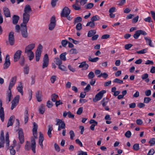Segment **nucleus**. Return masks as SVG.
Listing matches in <instances>:
<instances>
[{
  "label": "nucleus",
  "instance_id": "f257e3e1",
  "mask_svg": "<svg viewBox=\"0 0 155 155\" xmlns=\"http://www.w3.org/2000/svg\"><path fill=\"white\" fill-rule=\"evenodd\" d=\"M31 147L30 144H25V149L26 150L28 151L30 149L31 147L33 152L35 153H36L35 148L36 147L35 140L33 139L31 141Z\"/></svg>",
  "mask_w": 155,
  "mask_h": 155
},
{
  "label": "nucleus",
  "instance_id": "f03ea898",
  "mask_svg": "<svg viewBox=\"0 0 155 155\" xmlns=\"http://www.w3.org/2000/svg\"><path fill=\"white\" fill-rule=\"evenodd\" d=\"M56 123L55 124L56 125H58V130L60 131L61 129H64L65 128V124L64 122L61 120L56 118L55 119Z\"/></svg>",
  "mask_w": 155,
  "mask_h": 155
},
{
  "label": "nucleus",
  "instance_id": "7ed1b4c3",
  "mask_svg": "<svg viewBox=\"0 0 155 155\" xmlns=\"http://www.w3.org/2000/svg\"><path fill=\"white\" fill-rule=\"evenodd\" d=\"M21 31L23 37L24 38L28 37V34L27 32V25H23V23L21 24Z\"/></svg>",
  "mask_w": 155,
  "mask_h": 155
},
{
  "label": "nucleus",
  "instance_id": "20e7f679",
  "mask_svg": "<svg viewBox=\"0 0 155 155\" xmlns=\"http://www.w3.org/2000/svg\"><path fill=\"white\" fill-rule=\"evenodd\" d=\"M106 92L105 90H102L96 94L95 98L93 99L94 102H96L100 100L103 97L104 94Z\"/></svg>",
  "mask_w": 155,
  "mask_h": 155
},
{
  "label": "nucleus",
  "instance_id": "39448f33",
  "mask_svg": "<svg viewBox=\"0 0 155 155\" xmlns=\"http://www.w3.org/2000/svg\"><path fill=\"white\" fill-rule=\"evenodd\" d=\"M42 48V45L41 44H39L35 52L36 60L37 61H39L40 59Z\"/></svg>",
  "mask_w": 155,
  "mask_h": 155
},
{
  "label": "nucleus",
  "instance_id": "423d86ee",
  "mask_svg": "<svg viewBox=\"0 0 155 155\" xmlns=\"http://www.w3.org/2000/svg\"><path fill=\"white\" fill-rule=\"evenodd\" d=\"M56 25V21L54 16L52 17L50 20V23L49 25V29L51 31L52 30Z\"/></svg>",
  "mask_w": 155,
  "mask_h": 155
},
{
  "label": "nucleus",
  "instance_id": "0eeeda50",
  "mask_svg": "<svg viewBox=\"0 0 155 155\" xmlns=\"http://www.w3.org/2000/svg\"><path fill=\"white\" fill-rule=\"evenodd\" d=\"M20 96L19 95H17L12 102L11 109L12 110L18 104Z\"/></svg>",
  "mask_w": 155,
  "mask_h": 155
},
{
  "label": "nucleus",
  "instance_id": "6e6552de",
  "mask_svg": "<svg viewBox=\"0 0 155 155\" xmlns=\"http://www.w3.org/2000/svg\"><path fill=\"white\" fill-rule=\"evenodd\" d=\"M70 10L67 7H65L62 9L61 15L62 17H64L65 16L69 15L71 12Z\"/></svg>",
  "mask_w": 155,
  "mask_h": 155
},
{
  "label": "nucleus",
  "instance_id": "1a4fd4ad",
  "mask_svg": "<svg viewBox=\"0 0 155 155\" xmlns=\"http://www.w3.org/2000/svg\"><path fill=\"white\" fill-rule=\"evenodd\" d=\"M25 53L28 56L30 61H31L33 59L34 54L31 50L25 48Z\"/></svg>",
  "mask_w": 155,
  "mask_h": 155
},
{
  "label": "nucleus",
  "instance_id": "9d476101",
  "mask_svg": "<svg viewBox=\"0 0 155 155\" xmlns=\"http://www.w3.org/2000/svg\"><path fill=\"white\" fill-rule=\"evenodd\" d=\"M2 101L0 100V118L1 120L3 122L4 120L5 113L4 108L2 107Z\"/></svg>",
  "mask_w": 155,
  "mask_h": 155
},
{
  "label": "nucleus",
  "instance_id": "9b49d317",
  "mask_svg": "<svg viewBox=\"0 0 155 155\" xmlns=\"http://www.w3.org/2000/svg\"><path fill=\"white\" fill-rule=\"evenodd\" d=\"M21 53L22 51L20 50H18L16 51L14 56V62L17 61L19 59Z\"/></svg>",
  "mask_w": 155,
  "mask_h": 155
},
{
  "label": "nucleus",
  "instance_id": "f8f14e48",
  "mask_svg": "<svg viewBox=\"0 0 155 155\" xmlns=\"http://www.w3.org/2000/svg\"><path fill=\"white\" fill-rule=\"evenodd\" d=\"M14 33L13 31L10 32L8 35V41L11 45H13L15 42V38L14 35Z\"/></svg>",
  "mask_w": 155,
  "mask_h": 155
},
{
  "label": "nucleus",
  "instance_id": "ddd939ff",
  "mask_svg": "<svg viewBox=\"0 0 155 155\" xmlns=\"http://www.w3.org/2000/svg\"><path fill=\"white\" fill-rule=\"evenodd\" d=\"M10 65V62L9 60V56L8 54L6 55L5 62L4 64L3 68L6 69L8 68Z\"/></svg>",
  "mask_w": 155,
  "mask_h": 155
},
{
  "label": "nucleus",
  "instance_id": "4468645a",
  "mask_svg": "<svg viewBox=\"0 0 155 155\" xmlns=\"http://www.w3.org/2000/svg\"><path fill=\"white\" fill-rule=\"evenodd\" d=\"M23 22L22 23L23 25H27V24L29 20L30 15L29 14L23 13Z\"/></svg>",
  "mask_w": 155,
  "mask_h": 155
},
{
  "label": "nucleus",
  "instance_id": "2eb2a0df",
  "mask_svg": "<svg viewBox=\"0 0 155 155\" xmlns=\"http://www.w3.org/2000/svg\"><path fill=\"white\" fill-rule=\"evenodd\" d=\"M18 134L20 143L21 144H22L24 143V140L23 132L22 129H20L19 130Z\"/></svg>",
  "mask_w": 155,
  "mask_h": 155
},
{
  "label": "nucleus",
  "instance_id": "dca6fc26",
  "mask_svg": "<svg viewBox=\"0 0 155 155\" xmlns=\"http://www.w3.org/2000/svg\"><path fill=\"white\" fill-rule=\"evenodd\" d=\"M16 143V140H14L13 141V144H12L9 147V150H10V153L11 155H15L16 152L15 150L14 149V148L15 147Z\"/></svg>",
  "mask_w": 155,
  "mask_h": 155
},
{
  "label": "nucleus",
  "instance_id": "f3484780",
  "mask_svg": "<svg viewBox=\"0 0 155 155\" xmlns=\"http://www.w3.org/2000/svg\"><path fill=\"white\" fill-rule=\"evenodd\" d=\"M33 127L32 129L33 134L35 138H37V129L38 126L35 122H34L33 124Z\"/></svg>",
  "mask_w": 155,
  "mask_h": 155
},
{
  "label": "nucleus",
  "instance_id": "a211bd4d",
  "mask_svg": "<svg viewBox=\"0 0 155 155\" xmlns=\"http://www.w3.org/2000/svg\"><path fill=\"white\" fill-rule=\"evenodd\" d=\"M40 136L39 138V143L42 148L43 147V142L44 140V138L43 134L40 132L39 133Z\"/></svg>",
  "mask_w": 155,
  "mask_h": 155
},
{
  "label": "nucleus",
  "instance_id": "6ab92c4d",
  "mask_svg": "<svg viewBox=\"0 0 155 155\" xmlns=\"http://www.w3.org/2000/svg\"><path fill=\"white\" fill-rule=\"evenodd\" d=\"M89 67V65L86 63L85 61H83L81 63V64L79 65V68H83V70H87Z\"/></svg>",
  "mask_w": 155,
  "mask_h": 155
},
{
  "label": "nucleus",
  "instance_id": "aec40b11",
  "mask_svg": "<svg viewBox=\"0 0 155 155\" xmlns=\"http://www.w3.org/2000/svg\"><path fill=\"white\" fill-rule=\"evenodd\" d=\"M24 13L29 14V13L32 12V10L31 6L29 5H26L24 9Z\"/></svg>",
  "mask_w": 155,
  "mask_h": 155
},
{
  "label": "nucleus",
  "instance_id": "412c9836",
  "mask_svg": "<svg viewBox=\"0 0 155 155\" xmlns=\"http://www.w3.org/2000/svg\"><path fill=\"white\" fill-rule=\"evenodd\" d=\"M3 10L4 14L6 17H11L9 9L6 7H4L3 8Z\"/></svg>",
  "mask_w": 155,
  "mask_h": 155
},
{
  "label": "nucleus",
  "instance_id": "4be33fe9",
  "mask_svg": "<svg viewBox=\"0 0 155 155\" xmlns=\"http://www.w3.org/2000/svg\"><path fill=\"white\" fill-rule=\"evenodd\" d=\"M20 18L18 15H14L12 18V23L14 25H16L18 22Z\"/></svg>",
  "mask_w": 155,
  "mask_h": 155
},
{
  "label": "nucleus",
  "instance_id": "5701e85b",
  "mask_svg": "<svg viewBox=\"0 0 155 155\" xmlns=\"http://www.w3.org/2000/svg\"><path fill=\"white\" fill-rule=\"evenodd\" d=\"M108 101L109 99L107 97H104L101 101V103L102 104V106L104 107L106 106Z\"/></svg>",
  "mask_w": 155,
  "mask_h": 155
},
{
  "label": "nucleus",
  "instance_id": "b1692460",
  "mask_svg": "<svg viewBox=\"0 0 155 155\" xmlns=\"http://www.w3.org/2000/svg\"><path fill=\"white\" fill-rule=\"evenodd\" d=\"M42 97L40 91H38L36 94V97L37 101L38 102H40L42 101L41 97Z\"/></svg>",
  "mask_w": 155,
  "mask_h": 155
},
{
  "label": "nucleus",
  "instance_id": "393cba45",
  "mask_svg": "<svg viewBox=\"0 0 155 155\" xmlns=\"http://www.w3.org/2000/svg\"><path fill=\"white\" fill-rule=\"evenodd\" d=\"M45 110V106L43 104H41L39 107V113L41 114H43Z\"/></svg>",
  "mask_w": 155,
  "mask_h": 155
},
{
  "label": "nucleus",
  "instance_id": "a878e982",
  "mask_svg": "<svg viewBox=\"0 0 155 155\" xmlns=\"http://www.w3.org/2000/svg\"><path fill=\"white\" fill-rule=\"evenodd\" d=\"M48 127V135L49 137L51 138L52 137L51 131L53 130L52 125H49Z\"/></svg>",
  "mask_w": 155,
  "mask_h": 155
},
{
  "label": "nucleus",
  "instance_id": "bb28decb",
  "mask_svg": "<svg viewBox=\"0 0 155 155\" xmlns=\"http://www.w3.org/2000/svg\"><path fill=\"white\" fill-rule=\"evenodd\" d=\"M54 61L58 66L61 65L62 63V60L58 58H55L54 59Z\"/></svg>",
  "mask_w": 155,
  "mask_h": 155
},
{
  "label": "nucleus",
  "instance_id": "cd10ccee",
  "mask_svg": "<svg viewBox=\"0 0 155 155\" xmlns=\"http://www.w3.org/2000/svg\"><path fill=\"white\" fill-rule=\"evenodd\" d=\"M25 115V123L26 124L28 121V109H26L25 111V113L24 114Z\"/></svg>",
  "mask_w": 155,
  "mask_h": 155
},
{
  "label": "nucleus",
  "instance_id": "c85d7f7f",
  "mask_svg": "<svg viewBox=\"0 0 155 155\" xmlns=\"http://www.w3.org/2000/svg\"><path fill=\"white\" fill-rule=\"evenodd\" d=\"M144 38L146 41L147 43L148 44L150 47H153V45L152 44V41L150 38L148 37H145Z\"/></svg>",
  "mask_w": 155,
  "mask_h": 155
},
{
  "label": "nucleus",
  "instance_id": "c756f323",
  "mask_svg": "<svg viewBox=\"0 0 155 155\" xmlns=\"http://www.w3.org/2000/svg\"><path fill=\"white\" fill-rule=\"evenodd\" d=\"M20 84L18 85V86L17 87V89L18 91L21 93L22 95H23V86H22V83L20 82Z\"/></svg>",
  "mask_w": 155,
  "mask_h": 155
},
{
  "label": "nucleus",
  "instance_id": "7c9ffc66",
  "mask_svg": "<svg viewBox=\"0 0 155 155\" xmlns=\"http://www.w3.org/2000/svg\"><path fill=\"white\" fill-rule=\"evenodd\" d=\"M5 142L7 146L8 147L9 145L8 132H7L5 135Z\"/></svg>",
  "mask_w": 155,
  "mask_h": 155
},
{
  "label": "nucleus",
  "instance_id": "2f4dec72",
  "mask_svg": "<svg viewBox=\"0 0 155 155\" xmlns=\"http://www.w3.org/2000/svg\"><path fill=\"white\" fill-rule=\"evenodd\" d=\"M67 54L66 52H64L60 55V58L62 61H65L66 60V55Z\"/></svg>",
  "mask_w": 155,
  "mask_h": 155
},
{
  "label": "nucleus",
  "instance_id": "473e14b6",
  "mask_svg": "<svg viewBox=\"0 0 155 155\" xmlns=\"http://www.w3.org/2000/svg\"><path fill=\"white\" fill-rule=\"evenodd\" d=\"M96 31L95 30H90L88 32L87 36L91 37L93 36L96 33Z\"/></svg>",
  "mask_w": 155,
  "mask_h": 155
},
{
  "label": "nucleus",
  "instance_id": "72a5a7b5",
  "mask_svg": "<svg viewBox=\"0 0 155 155\" xmlns=\"http://www.w3.org/2000/svg\"><path fill=\"white\" fill-rule=\"evenodd\" d=\"M58 97V95L55 94H53L51 95V100L53 102H56V100Z\"/></svg>",
  "mask_w": 155,
  "mask_h": 155
},
{
  "label": "nucleus",
  "instance_id": "f704fd0d",
  "mask_svg": "<svg viewBox=\"0 0 155 155\" xmlns=\"http://www.w3.org/2000/svg\"><path fill=\"white\" fill-rule=\"evenodd\" d=\"M35 45L34 43H32L29 45L26 46L25 48L32 50L35 47Z\"/></svg>",
  "mask_w": 155,
  "mask_h": 155
},
{
  "label": "nucleus",
  "instance_id": "c9c22d12",
  "mask_svg": "<svg viewBox=\"0 0 155 155\" xmlns=\"http://www.w3.org/2000/svg\"><path fill=\"white\" fill-rule=\"evenodd\" d=\"M14 117L13 116H11L8 121L7 127H8L10 126H12L13 124V122H12V120L13 118Z\"/></svg>",
  "mask_w": 155,
  "mask_h": 155
},
{
  "label": "nucleus",
  "instance_id": "e433bc0d",
  "mask_svg": "<svg viewBox=\"0 0 155 155\" xmlns=\"http://www.w3.org/2000/svg\"><path fill=\"white\" fill-rule=\"evenodd\" d=\"M99 59V58L98 57H96L94 58H92L90 56H89L88 57V60L89 61L93 62H95L97 61Z\"/></svg>",
  "mask_w": 155,
  "mask_h": 155
},
{
  "label": "nucleus",
  "instance_id": "4c0bfd02",
  "mask_svg": "<svg viewBox=\"0 0 155 155\" xmlns=\"http://www.w3.org/2000/svg\"><path fill=\"white\" fill-rule=\"evenodd\" d=\"M12 92L11 91H9V92H8V94L7 96L6 100H8V102H10L11 100V98H12Z\"/></svg>",
  "mask_w": 155,
  "mask_h": 155
},
{
  "label": "nucleus",
  "instance_id": "58836bf2",
  "mask_svg": "<svg viewBox=\"0 0 155 155\" xmlns=\"http://www.w3.org/2000/svg\"><path fill=\"white\" fill-rule=\"evenodd\" d=\"M95 22L91 21L90 22H87L86 25V26H90V27L91 28H94L95 26Z\"/></svg>",
  "mask_w": 155,
  "mask_h": 155
},
{
  "label": "nucleus",
  "instance_id": "ea45409f",
  "mask_svg": "<svg viewBox=\"0 0 155 155\" xmlns=\"http://www.w3.org/2000/svg\"><path fill=\"white\" fill-rule=\"evenodd\" d=\"M82 20V18L80 17H78L74 18V23L75 24L76 23H79Z\"/></svg>",
  "mask_w": 155,
  "mask_h": 155
},
{
  "label": "nucleus",
  "instance_id": "a19ab883",
  "mask_svg": "<svg viewBox=\"0 0 155 155\" xmlns=\"http://www.w3.org/2000/svg\"><path fill=\"white\" fill-rule=\"evenodd\" d=\"M94 5V4L92 3H90L84 6V8L87 9H91L92 8Z\"/></svg>",
  "mask_w": 155,
  "mask_h": 155
},
{
  "label": "nucleus",
  "instance_id": "79ce46f5",
  "mask_svg": "<svg viewBox=\"0 0 155 155\" xmlns=\"http://www.w3.org/2000/svg\"><path fill=\"white\" fill-rule=\"evenodd\" d=\"M101 77H102L103 78H104L105 79H106L108 77V75L105 72L101 73V74L98 76L97 77L99 78Z\"/></svg>",
  "mask_w": 155,
  "mask_h": 155
},
{
  "label": "nucleus",
  "instance_id": "37998d69",
  "mask_svg": "<svg viewBox=\"0 0 155 155\" xmlns=\"http://www.w3.org/2000/svg\"><path fill=\"white\" fill-rule=\"evenodd\" d=\"M24 72L25 74H28L29 72V68L28 65H26L24 68Z\"/></svg>",
  "mask_w": 155,
  "mask_h": 155
},
{
  "label": "nucleus",
  "instance_id": "c03bdc74",
  "mask_svg": "<svg viewBox=\"0 0 155 155\" xmlns=\"http://www.w3.org/2000/svg\"><path fill=\"white\" fill-rule=\"evenodd\" d=\"M25 62V59L24 56H22L21 57L19 62V64L21 66H24Z\"/></svg>",
  "mask_w": 155,
  "mask_h": 155
},
{
  "label": "nucleus",
  "instance_id": "a18cd8bd",
  "mask_svg": "<svg viewBox=\"0 0 155 155\" xmlns=\"http://www.w3.org/2000/svg\"><path fill=\"white\" fill-rule=\"evenodd\" d=\"M148 49L147 48L141 50L137 51V53L138 54H143L146 53Z\"/></svg>",
  "mask_w": 155,
  "mask_h": 155
},
{
  "label": "nucleus",
  "instance_id": "49530a36",
  "mask_svg": "<svg viewBox=\"0 0 155 155\" xmlns=\"http://www.w3.org/2000/svg\"><path fill=\"white\" fill-rule=\"evenodd\" d=\"M76 28L77 31H80L82 28V25L80 23L77 24L76 26Z\"/></svg>",
  "mask_w": 155,
  "mask_h": 155
},
{
  "label": "nucleus",
  "instance_id": "de8ad7c7",
  "mask_svg": "<svg viewBox=\"0 0 155 155\" xmlns=\"http://www.w3.org/2000/svg\"><path fill=\"white\" fill-rule=\"evenodd\" d=\"M95 77V75L94 73L92 71L90 72L88 75V77L89 79H92Z\"/></svg>",
  "mask_w": 155,
  "mask_h": 155
},
{
  "label": "nucleus",
  "instance_id": "09e8293b",
  "mask_svg": "<svg viewBox=\"0 0 155 155\" xmlns=\"http://www.w3.org/2000/svg\"><path fill=\"white\" fill-rule=\"evenodd\" d=\"M113 82L114 83H118V84H122L123 83V81L122 80H120V79L116 78L114 79Z\"/></svg>",
  "mask_w": 155,
  "mask_h": 155
},
{
  "label": "nucleus",
  "instance_id": "8fccbe9b",
  "mask_svg": "<svg viewBox=\"0 0 155 155\" xmlns=\"http://www.w3.org/2000/svg\"><path fill=\"white\" fill-rule=\"evenodd\" d=\"M58 68L62 71H66L67 70V68L61 64L58 66Z\"/></svg>",
  "mask_w": 155,
  "mask_h": 155
},
{
  "label": "nucleus",
  "instance_id": "3c124183",
  "mask_svg": "<svg viewBox=\"0 0 155 155\" xmlns=\"http://www.w3.org/2000/svg\"><path fill=\"white\" fill-rule=\"evenodd\" d=\"M139 146L138 143L135 144L133 146V149L137 151L139 149Z\"/></svg>",
  "mask_w": 155,
  "mask_h": 155
},
{
  "label": "nucleus",
  "instance_id": "603ef678",
  "mask_svg": "<svg viewBox=\"0 0 155 155\" xmlns=\"http://www.w3.org/2000/svg\"><path fill=\"white\" fill-rule=\"evenodd\" d=\"M140 36V34L138 30H137L136 31L135 34L133 35V37L134 38L137 39Z\"/></svg>",
  "mask_w": 155,
  "mask_h": 155
},
{
  "label": "nucleus",
  "instance_id": "864d4df0",
  "mask_svg": "<svg viewBox=\"0 0 155 155\" xmlns=\"http://www.w3.org/2000/svg\"><path fill=\"white\" fill-rule=\"evenodd\" d=\"M99 19V17L97 15H95L91 18V20L93 22H94V21L98 20Z\"/></svg>",
  "mask_w": 155,
  "mask_h": 155
},
{
  "label": "nucleus",
  "instance_id": "5fc2aeb1",
  "mask_svg": "<svg viewBox=\"0 0 155 155\" xmlns=\"http://www.w3.org/2000/svg\"><path fill=\"white\" fill-rule=\"evenodd\" d=\"M83 107H79L77 112V114L78 115H81L83 112Z\"/></svg>",
  "mask_w": 155,
  "mask_h": 155
},
{
  "label": "nucleus",
  "instance_id": "6e6d98bb",
  "mask_svg": "<svg viewBox=\"0 0 155 155\" xmlns=\"http://www.w3.org/2000/svg\"><path fill=\"white\" fill-rule=\"evenodd\" d=\"M78 5L77 4H74L73 5H72V7L73 8L76 10H79L81 8L80 6H78Z\"/></svg>",
  "mask_w": 155,
  "mask_h": 155
},
{
  "label": "nucleus",
  "instance_id": "4d7b16f0",
  "mask_svg": "<svg viewBox=\"0 0 155 155\" xmlns=\"http://www.w3.org/2000/svg\"><path fill=\"white\" fill-rule=\"evenodd\" d=\"M131 133L130 131H127L125 134V136L128 138H129L131 136Z\"/></svg>",
  "mask_w": 155,
  "mask_h": 155
},
{
  "label": "nucleus",
  "instance_id": "13d9d810",
  "mask_svg": "<svg viewBox=\"0 0 155 155\" xmlns=\"http://www.w3.org/2000/svg\"><path fill=\"white\" fill-rule=\"evenodd\" d=\"M69 134L70 135V138L71 140L73 139L74 137L75 136L74 132L72 130H71L69 132Z\"/></svg>",
  "mask_w": 155,
  "mask_h": 155
},
{
  "label": "nucleus",
  "instance_id": "bf43d9fd",
  "mask_svg": "<svg viewBox=\"0 0 155 155\" xmlns=\"http://www.w3.org/2000/svg\"><path fill=\"white\" fill-rule=\"evenodd\" d=\"M151 100L150 98L149 97H145L144 99L143 103H148Z\"/></svg>",
  "mask_w": 155,
  "mask_h": 155
},
{
  "label": "nucleus",
  "instance_id": "052dcab7",
  "mask_svg": "<svg viewBox=\"0 0 155 155\" xmlns=\"http://www.w3.org/2000/svg\"><path fill=\"white\" fill-rule=\"evenodd\" d=\"M53 106V104L51 101L49 100L47 102V106L48 108H51Z\"/></svg>",
  "mask_w": 155,
  "mask_h": 155
},
{
  "label": "nucleus",
  "instance_id": "680f3d73",
  "mask_svg": "<svg viewBox=\"0 0 155 155\" xmlns=\"http://www.w3.org/2000/svg\"><path fill=\"white\" fill-rule=\"evenodd\" d=\"M58 0H51V4L53 7H54L56 5L57 2Z\"/></svg>",
  "mask_w": 155,
  "mask_h": 155
},
{
  "label": "nucleus",
  "instance_id": "e2e57ef3",
  "mask_svg": "<svg viewBox=\"0 0 155 155\" xmlns=\"http://www.w3.org/2000/svg\"><path fill=\"white\" fill-rule=\"evenodd\" d=\"M49 58L47 54H45L44 57L43 61H47L49 62Z\"/></svg>",
  "mask_w": 155,
  "mask_h": 155
},
{
  "label": "nucleus",
  "instance_id": "0e129e2a",
  "mask_svg": "<svg viewBox=\"0 0 155 155\" xmlns=\"http://www.w3.org/2000/svg\"><path fill=\"white\" fill-rule=\"evenodd\" d=\"M133 46V45L131 44H128L124 46L126 50H128Z\"/></svg>",
  "mask_w": 155,
  "mask_h": 155
},
{
  "label": "nucleus",
  "instance_id": "69168bd1",
  "mask_svg": "<svg viewBox=\"0 0 155 155\" xmlns=\"http://www.w3.org/2000/svg\"><path fill=\"white\" fill-rule=\"evenodd\" d=\"M87 152H84L83 151L80 150L78 152V155H87Z\"/></svg>",
  "mask_w": 155,
  "mask_h": 155
},
{
  "label": "nucleus",
  "instance_id": "338daca9",
  "mask_svg": "<svg viewBox=\"0 0 155 155\" xmlns=\"http://www.w3.org/2000/svg\"><path fill=\"white\" fill-rule=\"evenodd\" d=\"M61 44L63 46L65 47L68 43V41L66 40H63L61 41Z\"/></svg>",
  "mask_w": 155,
  "mask_h": 155
},
{
  "label": "nucleus",
  "instance_id": "774afa93",
  "mask_svg": "<svg viewBox=\"0 0 155 155\" xmlns=\"http://www.w3.org/2000/svg\"><path fill=\"white\" fill-rule=\"evenodd\" d=\"M149 143L151 144V146L154 144H155V138H152L149 141Z\"/></svg>",
  "mask_w": 155,
  "mask_h": 155
}]
</instances>
